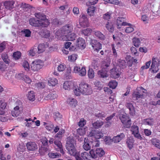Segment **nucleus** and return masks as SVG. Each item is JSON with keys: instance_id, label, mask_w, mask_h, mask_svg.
Segmentation results:
<instances>
[{"instance_id": "41", "label": "nucleus", "mask_w": 160, "mask_h": 160, "mask_svg": "<svg viewBox=\"0 0 160 160\" xmlns=\"http://www.w3.org/2000/svg\"><path fill=\"white\" fill-rule=\"evenodd\" d=\"M37 49L35 47H32L28 52L29 56H34L35 55Z\"/></svg>"}, {"instance_id": "35", "label": "nucleus", "mask_w": 160, "mask_h": 160, "mask_svg": "<svg viewBox=\"0 0 160 160\" xmlns=\"http://www.w3.org/2000/svg\"><path fill=\"white\" fill-rule=\"evenodd\" d=\"M87 140L88 139H87L86 138H85L84 140V143L83 145V148L86 151L90 150L91 148V146L87 142Z\"/></svg>"}, {"instance_id": "31", "label": "nucleus", "mask_w": 160, "mask_h": 160, "mask_svg": "<svg viewBox=\"0 0 160 160\" xmlns=\"http://www.w3.org/2000/svg\"><path fill=\"white\" fill-rule=\"evenodd\" d=\"M143 122L145 125L149 126L152 125L153 124V119L152 118L144 119Z\"/></svg>"}, {"instance_id": "11", "label": "nucleus", "mask_w": 160, "mask_h": 160, "mask_svg": "<svg viewBox=\"0 0 160 160\" xmlns=\"http://www.w3.org/2000/svg\"><path fill=\"white\" fill-rule=\"evenodd\" d=\"M73 30V26L71 24H68L63 26L61 28V31L62 34H66L71 32Z\"/></svg>"}, {"instance_id": "3", "label": "nucleus", "mask_w": 160, "mask_h": 160, "mask_svg": "<svg viewBox=\"0 0 160 160\" xmlns=\"http://www.w3.org/2000/svg\"><path fill=\"white\" fill-rule=\"evenodd\" d=\"M35 17L39 21L41 24L43 26V28H46L50 24L49 20L47 18L46 15L40 12H36L34 14Z\"/></svg>"}, {"instance_id": "21", "label": "nucleus", "mask_w": 160, "mask_h": 160, "mask_svg": "<svg viewBox=\"0 0 160 160\" xmlns=\"http://www.w3.org/2000/svg\"><path fill=\"white\" fill-rule=\"evenodd\" d=\"M67 102L69 105L72 107H75L78 104L77 100L73 98H69L67 100Z\"/></svg>"}, {"instance_id": "62", "label": "nucleus", "mask_w": 160, "mask_h": 160, "mask_svg": "<svg viewBox=\"0 0 160 160\" xmlns=\"http://www.w3.org/2000/svg\"><path fill=\"white\" fill-rule=\"evenodd\" d=\"M86 123V121L83 118H82L80 119L78 125L79 127H82L84 126Z\"/></svg>"}, {"instance_id": "2", "label": "nucleus", "mask_w": 160, "mask_h": 160, "mask_svg": "<svg viewBox=\"0 0 160 160\" xmlns=\"http://www.w3.org/2000/svg\"><path fill=\"white\" fill-rule=\"evenodd\" d=\"M74 92L76 96H79L81 94L88 95L92 93V90L90 86L86 82L82 81L79 84V87L74 89Z\"/></svg>"}, {"instance_id": "47", "label": "nucleus", "mask_w": 160, "mask_h": 160, "mask_svg": "<svg viewBox=\"0 0 160 160\" xmlns=\"http://www.w3.org/2000/svg\"><path fill=\"white\" fill-rule=\"evenodd\" d=\"M132 98L134 100H138L140 98H142V97L139 94L136 92H134L132 94Z\"/></svg>"}, {"instance_id": "9", "label": "nucleus", "mask_w": 160, "mask_h": 160, "mask_svg": "<svg viewBox=\"0 0 160 160\" xmlns=\"http://www.w3.org/2000/svg\"><path fill=\"white\" fill-rule=\"evenodd\" d=\"M121 72L120 69L114 68L110 70V76L114 78H117L119 77Z\"/></svg>"}, {"instance_id": "24", "label": "nucleus", "mask_w": 160, "mask_h": 160, "mask_svg": "<svg viewBox=\"0 0 160 160\" xmlns=\"http://www.w3.org/2000/svg\"><path fill=\"white\" fill-rule=\"evenodd\" d=\"M58 80L54 78H50L48 80V84L50 86H54L58 83Z\"/></svg>"}, {"instance_id": "16", "label": "nucleus", "mask_w": 160, "mask_h": 160, "mask_svg": "<svg viewBox=\"0 0 160 160\" xmlns=\"http://www.w3.org/2000/svg\"><path fill=\"white\" fill-rule=\"evenodd\" d=\"M126 107L129 110V114L132 116L135 114V108L132 103L127 102L126 104Z\"/></svg>"}, {"instance_id": "13", "label": "nucleus", "mask_w": 160, "mask_h": 160, "mask_svg": "<svg viewBox=\"0 0 160 160\" xmlns=\"http://www.w3.org/2000/svg\"><path fill=\"white\" fill-rule=\"evenodd\" d=\"M26 146L27 150L29 151H34L38 148V145L34 142H28L26 143Z\"/></svg>"}, {"instance_id": "14", "label": "nucleus", "mask_w": 160, "mask_h": 160, "mask_svg": "<svg viewBox=\"0 0 160 160\" xmlns=\"http://www.w3.org/2000/svg\"><path fill=\"white\" fill-rule=\"evenodd\" d=\"M126 18L123 17H118L117 20V25L118 28H120L122 26H127L128 23L125 22Z\"/></svg>"}, {"instance_id": "8", "label": "nucleus", "mask_w": 160, "mask_h": 160, "mask_svg": "<svg viewBox=\"0 0 160 160\" xmlns=\"http://www.w3.org/2000/svg\"><path fill=\"white\" fill-rule=\"evenodd\" d=\"M90 44L94 51L97 52H98L99 50L102 48V44L96 40H91Z\"/></svg>"}, {"instance_id": "48", "label": "nucleus", "mask_w": 160, "mask_h": 160, "mask_svg": "<svg viewBox=\"0 0 160 160\" xmlns=\"http://www.w3.org/2000/svg\"><path fill=\"white\" fill-rule=\"evenodd\" d=\"M48 155L49 158H58L59 157V153L57 152H49L48 153Z\"/></svg>"}, {"instance_id": "37", "label": "nucleus", "mask_w": 160, "mask_h": 160, "mask_svg": "<svg viewBox=\"0 0 160 160\" xmlns=\"http://www.w3.org/2000/svg\"><path fill=\"white\" fill-rule=\"evenodd\" d=\"M45 50V45L44 44H40L38 46V53H42Z\"/></svg>"}, {"instance_id": "58", "label": "nucleus", "mask_w": 160, "mask_h": 160, "mask_svg": "<svg viewBox=\"0 0 160 160\" xmlns=\"http://www.w3.org/2000/svg\"><path fill=\"white\" fill-rule=\"evenodd\" d=\"M22 66L26 70H28L29 69V64L28 62L24 61L23 62Z\"/></svg>"}, {"instance_id": "59", "label": "nucleus", "mask_w": 160, "mask_h": 160, "mask_svg": "<svg viewBox=\"0 0 160 160\" xmlns=\"http://www.w3.org/2000/svg\"><path fill=\"white\" fill-rule=\"evenodd\" d=\"M65 133V130L63 129H61L56 135L55 137L60 138L62 137V135Z\"/></svg>"}, {"instance_id": "1", "label": "nucleus", "mask_w": 160, "mask_h": 160, "mask_svg": "<svg viewBox=\"0 0 160 160\" xmlns=\"http://www.w3.org/2000/svg\"><path fill=\"white\" fill-rule=\"evenodd\" d=\"M74 141L73 138L68 137L66 144V149L70 155L73 156L76 160H89L90 156L87 152L81 153V156L79 152H77L75 147Z\"/></svg>"}, {"instance_id": "10", "label": "nucleus", "mask_w": 160, "mask_h": 160, "mask_svg": "<svg viewBox=\"0 0 160 160\" xmlns=\"http://www.w3.org/2000/svg\"><path fill=\"white\" fill-rule=\"evenodd\" d=\"M88 136L93 137L97 139H99L103 137V133L98 131L92 130L88 134Z\"/></svg>"}, {"instance_id": "56", "label": "nucleus", "mask_w": 160, "mask_h": 160, "mask_svg": "<svg viewBox=\"0 0 160 160\" xmlns=\"http://www.w3.org/2000/svg\"><path fill=\"white\" fill-rule=\"evenodd\" d=\"M54 117L56 121L59 120L62 118V115L58 112L54 113Z\"/></svg>"}, {"instance_id": "60", "label": "nucleus", "mask_w": 160, "mask_h": 160, "mask_svg": "<svg viewBox=\"0 0 160 160\" xmlns=\"http://www.w3.org/2000/svg\"><path fill=\"white\" fill-rule=\"evenodd\" d=\"M151 63V62L150 61L147 62H146L145 65L144 66H142L141 68V69L142 70H143L144 69H148L150 67V65Z\"/></svg>"}, {"instance_id": "39", "label": "nucleus", "mask_w": 160, "mask_h": 160, "mask_svg": "<svg viewBox=\"0 0 160 160\" xmlns=\"http://www.w3.org/2000/svg\"><path fill=\"white\" fill-rule=\"evenodd\" d=\"M107 30L110 32H113L114 31V28L113 25L111 23L108 22L106 25Z\"/></svg>"}, {"instance_id": "40", "label": "nucleus", "mask_w": 160, "mask_h": 160, "mask_svg": "<svg viewBox=\"0 0 160 160\" xmlns=\"http://www.w3.org/2000/svg\"><path fill=\"white\" fill-rule=\"evenodd\" d=\"M127 25H128V26L126 28L125 30L126 33H130L134 31V28L131 24L128 23V24Z\"/></svg>"}, {"instance_id": "42", "label": "nucleus", "mask_w": 160, "mask_h": 160, "mask_svg": "<svg viewBox=\"0 0 160 160\" xmlns=\"http://www.w3.org/2000/svg\"><path fill=\"white\" fill-rule=\"evenodd\" d=\"M117 84V82L113 80L109 82L108 84V86L110 88L113 89L116 88Z\"/></svg>"}, {"instance_id": "38", "label": "nucleus", "mask_w": 160, "mask_h": 160, "mask_svg": "<svg viewBox=\"0 0 160 160\" xmlns=\"http://www.w3.org/2000/svg\"><path fill=\"white\" fill-rule=\"evenodd\" d=\"M92 31L91 29L88 28L82 30L81 31V32L82 34H84L85 36H88L91 34Z\"/></svg>"}, {"instance_id": "63", "label": "nucleus", "mask_w": 160, "mask_h": 160, "mask_svg": "<svg viewBox=\"0 0 160 160\" xmlns=\"http://www.w3.org/2000/svg\"><path fill=\"white\" fill-rule=\"evenodd\" d=\"M54 144L58 147V148H62V145L61 142L58 140H56L54 142Z\"/></svg>"}, {"instance_id": "27", "label": "nucleus", "mask_w": 160, "mask_h": 160, "mask_svg": "<svg viewBox=\"0 0 160 160\" xmlns=\"http://www.w3.org/2000/svg\"><path fill=\"white\" fill-rule=\"evenodd\" d=\"M132 42L133 45L136 48L139 47L141 41L139 38L134 37L132 39Z\"/></svg>"}, {"instance_id": "46", "label": "nucleus", "mask_w": 160, "mask_h": 160, "mask_svg": "<svg viewBox=\"0 0 160 160\" xmlns=\"http://www.w3.org/2000/svg\"><path fill=\"white\" fill-rule=\"evenodd\" d=\"M57 97V95L55 93H50L47 95V98L48 99L53 100L56 98Z\"/></svg>"}, {"instance_id": "23", "label": "nucleus", "mask_w": 160, "mask_h": 160, "mask_svg": "<svg viewBox=\"0 0 160 160\" xmlns=\"http://www.w3.org/2000/svg\"><path fill=\"white\" fill-rule=\"evenodd\" d=\"M96 7L94 6H91L88 7L87 10V13L90 16H93L95 14Z\"/></svg>"}, {"instance_id": "49", "label": "nucleus", "mask_w": 160, "mask_h": 160, "mask_svg": "<svg viewBox=\"0 0 160 160\" xmlns=\"http://www.w3.org/2000/svg\"><path fill=\"white\" fill-rule=\"evenodd\" d=\"M77 133L80 136H83L86 133L85 128H79L77 130Z\"/></svg>"}, {"instance_id": "55", "label": "nucleus", "mask_w": 160, "mask_h": 160, "mask_svg": "<svg viewBox=\"0 0 160 160\" xmlns=\"http://www.w3.org/2000/svg\"><path fill=\"white\" fill-rule=\"evenodd\" d=\"M77 55L75 54H72L68 56V60L70 61H74L77 58Z\"/></svg>"}, {"instance_id": "5", "label": "nucleus", "mask_w": 160, "mask_h": 160, "mask_svg": "<svg viewBox=\"0 0 160 160\" xmlns=\"http://www.w3.org/2000/svg\"><path fill=\"white\" fill-rule=\"evenodd\" d=\"M119 117L124 127L127 128H130L131 125V120L126 114H120Z\"/></svg>"}, {"instance_id": "6", "label": "nucleus", "mask_w": 160, "mask_h": 160, "mask_svg": "<svg viewBox=\"0 0 160 160\" xmlns=\"http://www.w3.org/2000/svg\"><path fill=\"white\" fill-rule=\"evenodd\" d=\"M42 62L41 60H35L31 64V69L34 71H37L42 68Z\"/></svg>"}, {"instance_id": "25", "label": "nucleus", "mask_w": 160, "mask_h": 160, "mask_svg": "<svg viewBox=\"0 0 160 160\" xmlns=\"http://www.w3.org/2000/svg\"><path fill=\"white\" fill-rule=\"evenodd\" d=\"M95 36L100 40L104 39L105 36L101 32L99 31H95L93 32Z\"/></svg>"}, {"instance_id": "20", "label": "nucleus", "mask_w": 160, "mask_h": 160, "mask_svg": "<svg viewBox=\"0 0 160 160\" xmlns=\"http://www.w3.org/2000/svg\"><path fill=\"white\" fill-rule=\"evenodd\" d=\"M22 111L20 110V108L18 106H16L13 111H11V114L12 116L17 117L21 113Z\"/></svg>"}, {"instance_id": "45", "label": "nucleus", "mask_w": 160, "mask_h": 160, "mask_svg": "<svg viewBox=\"0 0 160 160\" xmlns=\"http://www.w3.org/2000/svg\"><path fill=\"white\" fill-rule=\"evenodd\" d=\"M40 34L45 38H48L50 35L49 32L47 30H45L43 32H41Z\"/></svg>"}, {"instance_id": "50", "label": "nucleus", "mask_w": 160, "mask_h": 160, "mask_svg": "<svg viewBox=\"0 0 160 160\" xmlns=\"http://www.w3.org/2000/svg\"><path fill=\"white\" fill-rule=\"evenodd\" d=\"M131 131L133 134L138 132H139L138 127L135 125H133L131 128Z\"/></svg>"}, {"instance_id": "30", "label": "nucleus", "mask_w": 160, "mask_h": 160, "mask_svg": "<svg viewBox=\"0 0 160 160\" xmlns=\"http://www.w3.org/2000/svg\"><path fill=\"white\" fill-rule=\"evenodd\" d=\"M35 95L33 91H30L28 94V100L30 101H33L35 99Z\"/></svg>"}, {"instance_id": "34", "label": "nucleus", "mask_w": 160, "mask_h": 160, "mask_svg": "<svg viewBox=\"0 0 160 160\" xmlns=\"http://www.w3.org/2000/svg\"><path fill=\"white\" fill-rule=\"evenodd\" d=\"M146 90L143 88L142 87H138L136 89V91H135L142 97H143V93L145 92Z\"/></svg>"}, {"instance_id": "51", "label": "nucleus", "mask_w": 160, "mask_h": 160, "mask_svg": "<svg viewBox=\"0 0 160 160\" xmlns=\"http://www.w3.org/2000/svg\"><path fill=\"white\" fill-rule=\"evenodd\" d=\"M66 68V65L63 63L61 64L57 67V69L58 72H62L64 71Z\"/></svg>"}, {"instance_id": "17", "label": "nucleus", "mask_w": 160, "mask_h": 160, "mask_svg": "<svg viewBox=\"0 0 160 160\" xmlns=\"http://www.w3.org/2000/svg\"><path fill=\"white\" fill-rule=\"evenodd\" d=\"M77 45L80 48H84L86 47L85 40L82 38H79L77 41Z\"/></svg>"}, {"instance_id": "57", "label": "nucleus", "mask_w": 160, "mask_h": 160, "mask_svg": "<svg viewBox=\"0 0 160 160\" xmlns=\"http://www.w3.org/2000/svg\"><path fill=\"white\" fill-rule=\"evenodd\" d=\"M90 154V157H91L92 158H97V153H96V151H94L93 149H92L89 152Z\"/></svg>"}, {"instance_id": "43", "label": "nucleus", "mask_w": 160, "mask_h": 160, "mask_svg": "<svg viewBox=\"0 0 160 160\" xmlns=\"http://www.w3.org/2000/svg\"><path fill=\"white\" fill-rule=\"evenodd\" d=\"M3 61L6 64H8L9 59L8 54L6 53H3L1 55Z\"/></svg>"}, {"instance_id": "44", "label": "nucleus", "mask_w": 160, "mask_h": 160, "mask_svg": "<svg viewBox=\"0 0 160 160\" xmlns=\"http://www.w3.org/2000/svg\"><path fill=\"white\" fill-rule=\"evenodd\" d=\"M88 75L89 78H93L94 77V72L93 70L92 69H89L88 72Z\"/></svg>"}, {"instance_id": "26", "label": "nucleus", "mask_w": 160, "mask_h": 160, "mask_svg": "<svg viewBox=\"0 0 160 160\" xmlns=\"http://www.w3.org/2000/svg\"><path fill=\"white\" fill-rule=\"evenodd\" d=\"M133 143L134 140L132 137H130L128 138L126 141V143L130 149H132L133 147Z\"/></svg>"}, {"instance_id": "7", "label": "nucleus", "mask_w": 160, "mask_h": 160, "mask_svg": "<svg viewBox=\"0 0 160 160\" xmlns=\"http://www.w3.org/2000/svg\"><path fill=\"white\" fill-rule=\"evenodd\" d=\"M79 23L81 26L83 28L88 27L89 26L88 20L87 16L85 15H82L81 17L80 18Z\"/></svg>"}, {"instance_id": "4", "label": "nucleus", "mask_w": 160, "mask_h": 160, "mask_svg": "<svg viewBox=\"0 0 160 160\" xmlns=\"http://www.w3.org/2000/svg\"><path fill=\"white\" fill-rule=\"evenodd\" d=\"M160 66V58L153 57L152 58V63L150 69L153 73L157 72L159 70L158 67Z\"/></svg>"}, {"instance_id": "52", "label": "nucleus", "mask_w": 160, "mask_h": 160, "mask_svg": "<svg viewBox=\"0 0 160 160\" xmlns=\"http://www.w3.org/2000/svg\"><path fill=\"white\" fill-rule=\"evenodd\" d=\"M22 32L23 33L25 37H29L31 36V32L29 29H24L23 30H22Z\"/></svg>"}, {"instance_id": "22", "label": "nucleus", "mask_w": 160, "mask_h": 160, "mask_svg": "<svg viewBox=\"0 0 160 160\" xmlns=\"http://www.w3.org/2000/svg\"><path fill=\"white\" fill-rule=\"evenodd\" d=\"M72 82L70 81H66L63 85V88L65 90H70L72 88Z\"/></svg>"}, {"instance_id": "12", "label": "nucleus", "mask_w": 160, "mask_h": 160, "mask_svg": "<svg viewBox=\"0 0 160 160\" xmlns=\"http://www.w3.org/2000/svg\"><path fill=\"white\" fill-rule=\"evenodd\" d=\"M29 22L30 24L33 27L43 28V26L41 24L40 21L37 19V18H30L29 19Z\"/></svg>"}, {"instance_id": "33", "label": "nucleus", "mask_w": 160, "mask_h": 160, "mask_svg": "<svg viewBox=\"0 0 160 160\" xmlns=\"http://www.w3.org/2000/svg\"><path fill=\"white\" fill-rule=\"evenodd\" d=\"M96 153H97V158L98 157H101L104 155L105 152L102 149L98 148L96 149Z\"/></svg>"}, {"instance_id": "53", "label": "nucleus", "mask_w": 160, "mask_h": 160, "mask_svg": "<svg viewBox=\"0 0 160 160\" xmlns=\"http://www.w3.org/2000/svg\"><path fill=\"white\" fill-rule=\"evenodd\" d=\"M13 56L15 60L18 59L21 56V53L19 51H17L13 53Z\"/></svg>"}, {"instance_id": "18", "label": "nucleus", "mask_w": 160, "mask_h": 160, "mask_svg": "<svg viewBox=\"0 0 160 160\" xmlns=\"http://www.w3.org/2000/svg\"><path fill=\"white\" fill-rule=\"evenodd\" d=\"M14 3L13 1H8L4 3V5L5 8L11 10L14 8Z\"/></svg>"}, {"instance_id": "15", "label": "nucleus", "mask_w": 160, "mask_h": 160, "mask_svg": "<svg viewBox=\"0 0 160 160\" xmlns=\"http://www.w3.org/2000/svg\"><path fill=\"white\" fill-rule=\"evenodd\" d=\"M76 35L74 33H71L66 35L62 36L61 38L63 40L73 41L76 38Z\"/></svg>"}, {"instance_id": "54", "label": "nucleus", "mask_w": 160, "mask_h": 160, "mask_svg": "<svg viewBox=\"0 0 160 160\" xmlns=\"http://www.w3.org/2000/svg\"><path fill=\"white\" fill-rule=\"evenodd\" d=\"M79 75L81 76H85L86 74V71L84 67H82L81 69H80L79 73Z\"/></svg>"}, {"instance_id": "61", "label": "nucleus", "mask_w": 160, "mask_h": 160, "mask_svg": "<svg viewBox=\"0 0 160 160\" xmlns=\"http://www.w3.org/2000/svg\"><path fill=\"white\" fill-rule=\"evenodd\" d=\"M106 2H107L108 3L116 4L118 5L119 3V1L118 0H104Z\"/></svg>"}, {"instance_id": "64", "label": "nucleus", "mask_w": 160, "mask_h": 160, "mask_svg": "<svg viewBox=\"0 0 160 160\" xmlns=\"http://www.w3.org/2000/svg\"><path fill=\"white\" fill-rule=\"evenodd\" d=\"M95 116L98 118H102L105 117L106 116V114L104 112H99L98 113H96L95 114Z\"/></svg>"}, {"instance_id": "32", "label": "nucleus", "mask_w": 160, "mask_h": 160, "mask_svg": "<svg viewBox=\"0 0 160 160\" xmlns=\"http://www.w3.org/2000/svg\"><path fill=\"white\" fill-rule=\"evenodd\" d=\"M107 72L106 71L105 69L103 68L102 69L98 71V74L101 78H104L107 76Z\"/></svg>"}, {"instance_id": "29", "label": "nucleus", "mask_w": 160, "mask_h": 160, "mask_svg": "<svg viewBox=\"0 0 160 160\" xmlns=\"http://www.w3.org/2000/svg\"><path fill=\"white\" fill-rule=\"evenodd\" d=\"M151 141L153 145L157 148L160 149V141L156 138H152Z\"/></svg>"}, {"instance_id": "19", "label": "nucleus", "mask_w": 160, "mask_h": 160, "mask_svg": "<svg viewBox=\"0 0 160 160\" xmlns=\"http://www.w3.org/2000/svg\"><path fill=\"white\" fill-rule=\"evenodd\" d=\"M125 137V135L123 133H121L120 134L114 136L112 139V141L115 143H117L120 142Z\"/></svg>"}, {"instance_id": "36", "label": "nucleus", "mask_w": 160, "mask_h": 160, "mask_svg": "<svg viewBox=\"0 0 160 160\" xmlns=\"http://www.w3.org/2000/svg\"><path fill=\"white\" fill-rule=\"evenodd\" d=\"M103 124V122L102 121L98 120L92 123L93 127L95 128H100Z\"/></svg>"}, {"instance_id": "28", "label": "nucleus", "mask_w": 160, "mask_h": 160, "mask_svg": "<svg viewBox=\"0 0 160 160\" xmlns=\"http://www.w3.org/2000/svg\"><path fill=\"white\" fill-rule=\"evenodd\" d=\"M118 64L121 68H124L126 67L127 62L124 60L119 59L118 60Z\"/></svg>"}]
</instances>
